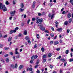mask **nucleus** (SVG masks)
I'll list each match as a JSON object with an SVG mask.
<instances>
[{"instance_id": "58836bf2", "label": "nucleus", "mask_w": 73, "mask_h": 73, "mask_svg": "<svg viewBox=\"0 0 73 73\" xmlns=\"http://www.w3.org/2000/svg\"><path fill=\"white\" fill-rule=\"evenodd\" d=\"M19 37H21V36H23V35H22V34L20 33L19 35Z\"/></svg>"}, {"instance_id": "09e8293b", "label": "nucleus", "mask_w": 73, "mask_h": 73, "mask_svg": "<svg viewBox=\"0 0 73 73\" xmlns=\"http://www.w3.org/2000/svg\"><path fill=\"white\" fill-rule=\"evenodd\" d=\"M60 50V48H58L56 49V50H57V51H59V50Z\"/></svg>"}, {"instance_id": "7c9ffc66", "label": "nucleus", "mask_w": 73, "mask_h": 73, "mask_svg": "<svg viewBox=\"0 0 73 73\" xmlns=\"http://www.w3.org/2000/svg\"><path fill=\"white\" fill-rule=\"evenodd\" d=\"M3 45L2 44H0V48H3Z\"/></svg>"}, {"instance_id": "393cba45", "label": "nucleus", "mask_w": 73, "mask_h": 73, "mask_svg": "<svg viewBox=\"0 0 73 73\" xmlns=\"http://www.w3.org/2000/svg\"><path fill=\"white\" fill-rule=\"evenodd\" d=\"M46 55L45 54H44L42 56V58H46Z\"/></svg>"}, {"instance_id": "c03bdc74", "label": "nucleus", "mask_w": 73, "mask_h": 73, "mask_svg": "<svg viewBox=\"0 0 73 73\" xmlns=\"http://www.w3.org/2000/svg\"><path fill=\"white\" fill-rule=\"evenodd\" d=\"M13 33V30H11L10 31V34H12Z\"/></svg>"}, {"instance_id": "8fccbe9b", "label": "nucleus", "mask_w": 73, "mask_h": 73, "mask_svg": "<svg viewBox=\"0 0 73 73\" xmlns=\"http://www.w3.org/2000/svg\"><path fill=\"white\" fill-rule=\"evenodd\" d=\"M32 21H35V18H33L32 19Z\"/></svg>"}, {"instance_id": "412c9836", "label": "nucleus", "mask_w": 73, "mask_h": 73, "mask_svg": "<svg viewBox=\"0 0 73 73\" xmlns=\"http://www.w3.org/2000/svg\"><path fill=\"white\" fill-rule=\"evenodd\" d=\"M5 4L6 5H8L9 4V2L8 1H7L5 2Z\"/></svg>"}, {"instance_id": "7ed1b4c3", "label": "nucleus", "mask_w": 73, "mask_h": 73, "mask_svg": "<svg viewBox=\"0 0 73 73\" xmlns=\"http://www.w3.org/2000/svg\"><path fill=\"white\" fill-rule=\"evenodd\" d=\"M37 57H38V56L36 55L35 56L33 55L31 57V59L33 60V61H34V60L35 59H36Z\"/></svg>"}, {"instance_id": "f8f14e48", "label": "nucleus", "mask_w": 73, "mask_h": 73, "mask_svg": "<svg viewBox=\"0 0 73 73\" xmlns=\"http://www.w3.org/2000/svg\"><path fill=\"white\" fill-rule=\"evenodd\" d=\"M19 10L20 12H23V11H24V9L21 8Z\"/></svg>"}, {"instance_id": "a878e982", "label": "nucleus", "mask_w": 73, "mask_h": 73, "mask_svg": "<svg viewBox=\"0 0 73 73\" xmlns=\"http://www.w3.org/2000/svg\"><path fill=\"white\" fill-rule=\"evenodd\" d=\"M41 50L42 52H44V48L42 47L41 49Z\"/></svg>"}, {"instance_id": "aec40b11", "label": "nucleus", "mask_w": 73, "mask_h": 73, "mask_svg": "<svg viewBox=\"0 0 73 73\" xmlns=\"http://www.w3.org/2000/svg\"><path fill=\"white\" fill-rule=\"evenodd\" d=\"M69 62H72L73 61V58L70 59L69 60Z\"/></svg>"}, {"instance_id": "338daca9", "label": "nucleus", "mask_w": 73, "mask_h": 73, "mask_svg": "<svg viewBox=\"0 0 73 73\" xmlns=\"http://www.w3.org/2000/svg\"><path fill=\"white\" fill-rule=\"evenodd\" d=\"M13 58L14 60H15V56H13Z\"/></svg>"}, {"instance_id": "473e14b6", "label": "nucleus", "mask_w": 73, "mask_h": 73, "mask_svg": "<svg viewBox=\"0 0 73 73\" xmlns=\"http://www.w3.org/2000/svg\"><path fill=\"white\" fill-rule=\"evenodd\" d=\"M53 41H51L50 42V45L53 44Z\"/></svg>"}, {"instance_id": "ddd939ff", "label": "nucleus", "mask_w": 73, "mask_h": 73, "mask_svg": "<svg viewBox=\"0 0 73 73\" xmlns=\"http://www.w3.org/2000/svg\"><path fill=\"white\" fill-rule=\"evenodd\" d=\"M11 40H12V37H10L8 39V41L9 42V41H11Z\"/></svg>"}, {"instance_id": "4468645a", "label": "nucleus", "mask_w": 73, "mask_h": 73, "mask_svg": "<svg viewBox=\"0 0 73 73\" xmlns=\"http://www.w3.org/2000/svg\"><path fill=\"white\" fill-rule=\"evenodd\" d=\"M21 7L22 8H23V7H24V4L23 3H21Z\"/></svg>"}, {"instance_id": "6e6d98bb", "label": "nucleus", "mask_w": 73, "mask_h": 73, "mask_svg": "<svg viewBox=\"0 0 73 73\" xmlns=\"http://www.w3.org/2000/svg\"><path fill=\"white\" fill-rule=\"evenodd\" d=\"M8 56V54H6L4 55V57H7V56Z\"/></svg>"}, {"instance_id": "1a4fd4ad", "label": "nucleus", "mask_w": 73, "mask_h": 73, "mask_svg": "<svg viewBox=\"0 0 73 73\" xmlns=\"http://www.w3.org/2000/svg\"><path fill=\"white\" fill-rule=\"evenodd\" d=\"M54 45H57V44H58V42L57 41H55L54 42Z\"/></svg>"}, {"instance_id": "a19ab883", "label": "nucleus", "mask_w": 73, "mask_h": 73, "mask_svg": "<svg viewBox=\"0 0 73 73\" xmlns=\"http://www.w3.org/2000/svg\"><path fill=\"white\" fill-rule=\"evenodd\" d=\"M30 22V19H29L27 21V23L28 24H29V23Z\"/></svg>"}, {"instance_id": "f03ea898", "label": "nucleus", "mask_w": 73, "mask_h": 73, "mask_svg": "<svg viewBox=\"0 0 73 73\" xmlns=\"http://www.w3.org/2000/svg\"><path fill=\"white\" fill-rule=\"evenodd\" d=\"M3 8H4L3 11H4V12L7 11V8L5 7V5H3V3H0V9H3Z\"/></svg>"}, {"instance_id": "2f4dec72", "label": "nucleus", "mask_w": 73, "mask_h": 73, "mask_svg": "<svg viewBox=\"0 0 73 73\" xmlns=\"http://www.w3.org/2000/svg\"><path fill=\"white\" fill-rule=\"evenodd\" d=\"M70 3H71V4H73V0H71L70 1Z\"/></svg>"}, {"instance_id": "4be33fe9", "label": "nucleus", "mask_w": 73, "mask_h": 73, "mask_svg": "<svg viewBox=\"0 0 73 73\" xmlns=\"http://www.w3.org/2000/svg\"><path fill=\"white\" fill-rule=\"evenodd\" d=\"M61 58V56H59V57H57L56 59L57 60H59V59H60V58Z\"/></svg>"}, {"instance_id": "f3484780", "label": "nucleus", "mask_w": 73, "mask_h": 73, "mask_svg": "<svg viewBox=\"0 0 73 73\" xmlns=\"http://www.w3.org/2000/svg\"><path fill=\"white\" fill-rule=\"evenodd\" d=\"M17 67H18V66H17V63H16L15 65V68L16 69V68H17Z\"/></svg>"}, {"instance_id": "13d9d810", "label": "nucleus", "mask_w": 73, "mask_h": 73, "mask_svg": "<svg viewBox=\"0 0 73 73\" xmlns=\"http://www.w3.org/2000/svg\"><path fill=\"white\" fill-rule=\"evenodd\" d=\"M59 42H60V43H62V40H59Z\"/></svg>"}, {"instance_id": "f704fd0d", "label": "nucleus", "mask_w": 73, "mask_h": 73, "mask_svg": "<svg viewBox=\"0 0 73 73\" xmlns=\"http://www.w3.org/2000/svg\"><path fill=\"white\" fill-rule=\"evenodd\" d=\"M50 35L51 37H54V34H53V33L50 34Z\"/></svg>"}, {"instance_id": "9d476101", "label": "nucleus", "mask_w": 73, "mask_h": 73, "mask_svg": "<svg viewBox=\"0 0 73 73\" xmlns=\"http://www.w3.org/2000/svg\"><path fill=\"white\" fill-rule=\"evenodd\" d=\"M24 35H27V30H25L23 33Z\"/></svg>"}, {"instance_id": "c756f323", "label": "nucleus", "mask_w": 73, "mask_h": 73, "mask_svg": "<svg viewBox=\"0 0 73 73\" xmlns=\"http://www.w3.org/2000/svg\"><path fill=\"white\" fill-rule=\"evenodd\" d=\"M46 59H43L42 62H46Z\"/></svg>"}, {"instance_id": "ea45409f", "label": "nucleus", "mask_w": 73, "mask_h": 73, "mask_svg": "<svg viewBox=\"0 0 73 73\" xmlns=\"http://www.w3.org/2000/svg\"><path fill=\"white\" fill-rule=\"evenodd\" d=\"M7 49H9V47H6L5 48V50H7Z\"/></svg>"}, {"instance_id": "69168bd1", "label": "nucleus", "mask_w": 73, "mask_h": 73, "mask_svg": "<svg viewBox=\"0 0 73 73\" xmlns=\"http://www.w3.org/2000/svg\"><path fill=\"white\" fill-rule=\"evenodd\" d=\"M14 39H15V40H16L17 38V37H15L14 38Z\"/></svg>"}, {"instance_id": "c85d7f7f", "label": "nucleus", "mask_w": 73, "mask_h": 73, "mask_svg": "<svg viewBox=\"0 0 73 73\" xmlns=\"http://www.w3.org/2000/svg\"><path fill=\"white\" fill-rule=\"evenodd\" d=\"M61 61H65V59H61Z\"/></svg>"}, {"instance_id": "cd10ccee", "label": "nucleus", "mask_w": 73, "mask_h": 73, "mask_svg": "<svg viewBox=\"0 0 73 73\" xmlns=\"http://www.w3.org/2000/svg\"><path fill=\"white\" fill-rule=\"evenodd\" d=\"M38 16H41V15H42V14L40 13H38Z\"/></svg>"}, {"instance_id": "052dcab7", "label": "nucleus", "mask_w": 73, "mask_h": 73, "mask_svg": "<svg viewBox=\"0 0 73 73\" xmlns=\"http://www.w3.org/2000/svg\"><path fill=\"white\" fill-rule=\"evenodd\" d=\"M13 33H15L16 32V30H14L13 31Z\"/></svg>"}, {"instance_id": "dca6fc26", "label": "nucleus", "mask_w": 73, "mask_h": 73, "mask_svg": "<svg viewBox=\"0 0 73 73\" xmlns=\"http://www.w3.org/2000/svg\"><path fill=\"white\" fill-rule=\"evenodd\" d=\"M69 52V51L68 50H66V51L65 53L66 54H68Z\"/></svg>"}, {"instance_id": "603ef678", "label": "nucleus", "mask_w": 73, "mask_h": 73, "mask_svg": "<svg viewBox=\"0 0 73 73\" xmlns=\"http://www.w3.org/2000/svg\"><path fill=\"white\" fill-rule=\"evenodd\" d=\"M28 42L29 44H31V41L29 40H28Z\"/></svg>"}, {"instance_id": "423d86ee", "label": "nucleus", "mask_w": 73, "mask_h": 73, "mask_svg": "<svg viewBox=\"0 0 73 73\" xmlns=\"http://www.w3.org/2000/svg\"><path fill=\"white\" fill-rule=\"evenodd\" d=\"M67 16L68 19H70L71 17V14L70 13H68L67 15Z\"/></svg>"}, {"instance_id": "0e129e2a", "label": "nucleus", "mask_w": 73, "mask_h": 73, "mask_svg": "<svg viewBox=\"0 0 73 73\" xmlns=\"http://www.w3.org/2000/svg\"><path fill=\"white\" fill-rule=\"evenodd\" d=\"M12 19V17H10L9 18V20H11Z\"/></svg>"}, {"instance_id": "bb28decb", "label": "nucleus", "mask_w": 73, "mask_h": 73, "mask_svg": "<svg viewBox=\"0 0 73 73\" xmlns=\"http://www.w3.org/2000/svg\"><path fill=\"white\" fill-rule=\"evenodd\" d=\"M15 54H20L19 53V52H17V51H16L15 52Z\"/></svg>"}, {"instance_id": "864d4df0", "label": "nucleus", "mask_w": 73, "mask_h": 73, "mask_svg": "<svg viewBox=\"0 0 73 73\" xmlns=\"http://www.w3.org/2000/svg\"><path fill=\"white\" fill-rule=\"evenodd\" d=\"M36 4V2L34 1L33 3V5H35V4Z\"/></svg>"}, {"instance_id": "6ab92c4d", "label": "nucleus", "mask_w": 73, "mask_h": 73, "mask_svg": "<svg viewBox=\"0 0 73 73\" xmlns=\"http://www.w3.org/2000/svg\"><path fill=\"white\" fill-rule=\"evenodd\" d=\"M68 22L67 21H65L64 23V24L65 25H68Z\"/></svg>"}, {"instance_id": "c9c22d12", "label": "nucleus", "mask_w": 73, "mask_h": 73, "mask_svg": "<svg viewBox=\"0 0 73 73\" xmlns=\"http://www.w3.org/2000/svg\"><path fill=\"white\" fill-rule=\"evenodd\" d=\"M67 64V62H64V66H66V64Z\"/></svg>"}, {"instance_id": "774afa93", "label": "nucleus", "mask_w": 73, "mask_h": 73, "mask_svg": "<svg viewBox=\"0 0 73 73\" xmlns=\"http://www.w3.org/2000/svg\"><path fill=\"white\" fill-rule=\"evenodd\" d=\"M22 73H25V71L24 70L23 71Z\"/></svg>"}, {"instance_id": "72a5a7b5", "label": "nucleus", "mask_w": 73, "mask_h": 73, "mask_svg": "<svg viewBox=\"0 0 73 73\" xmlns=\"http://www.w3.org/2000/svg\"><path fill=\"white\" fill-rule=\"evenodd\" d=\"M11 67H12L13 69H14L15 68V66L13 65V64H12L11 66Z\"/></svg>"}, {"instance_id": "5fc2aeb1", "label": "nucleus", "mask_w": 73, "mask_h": 73, "mask_svg": "<svg viewBox=\"0 0 73 73\" xmlns=\"http://www.w3.org/2000/svg\"><path fill=\"white\" fill-rule=\"evenodd\" d=\"M32 7L33 8H34L35 7V5H32Z\"/></svg>"}, {"instance_id": "4d7b16f0", "label": "nucleus", "mask_w": 73, "mask_h": 73, "mask_svg": "<svg viewBox=\"0 0 73 73\" xmlns=\"http://www.w3.org/2000/svg\"><path fill=\"white\" fill-rule=\"evenodd\" d=\"M44 32H45L46 33H49V32H48V30H45L44 31Z\"/></svg>"}, {"instance_id": "bf43d9fd", "label": "nucleus", "mask_w": 73, "mask_h": 73, "mask_svg": "<svg viewBox=\"0 0 73 73\" xmlns=\"http://www.w3.org/2000/svg\"><path fill=\"white\" fill-rule=\"evenodd\" d=\"M18 27H17L15 29V30L16 31V30H18Z\"/></svg>"}, {"instance_id": "4c0bfd02", "label": "nucleus", "mask_w": 73, "mask_h": 73, "mask_svg": "<svg viewBox=\"0 0 73 73\" xmlns=\"http://www.w3.org/2000/svg\"><path fill=\"white\" fill-rule=\"evenodd\" d=\"M25 39L26 40H29V38L28 37H26L25 38Z\"/></svg>"}, {"instance_id": "3c124183", "label": "nucleus", "mask_w": 73, "mask_h": 73, "mask_svg": "<svg viewBox=\"0 0 73 73\" xmlns=\"http://www.w3.org/2000/svg\"><path fill=\"white\" fill-rule=\"evenodd\" d=\"M16 57H17V58H20V55H17Z\"/></svg>"}, {"instance_id": "2eb2a0df", "label": "nucleus", "mask_w": 73, "mask_h": 73, "mask_svg": "<svg viewBox=\"0 0 73 73\" xmlns=\"http://www.w3.org/2000/svg\"><path fill=\"white\" fill-rule=\"evenodd\" d=\"M40 28L42 31H44L45 29V28L44 27H40Z\"/></svg>"}, {"instance_id": "e433bc0d", "label": "nucleus", "mask_w": 73, "mask_h": 73, "mask_svg": "<svg viewBox=\"0 0 73 73\" xmlns=\"http://www.w3.org/2000/svg\"><path fill=\"white\" fill-rule=\"evenodd\" d=\"M69 32H70V30L69 29H68L67 30V32L68 33H69Z\"/></svg>"}, {"instance_id": "0eeeda50", "label": "nucleus", "mask_w": 73, "mask_h": 73, "mask_svg": "<svg viewBox=\"0 0 73 73\" xmlns=\"http://www.w3.org/2000/svg\"><path fill=\"white\" fill-rule=\"evenodd\" d=\"M62 30V28H59L57 29V31H58V32H61Z\"/></svg>"}, {"instance_id": "9b49d317", "label": "nucleus", "mask_w": 73, "mask_h": 73, "mask_svg": "<svg viewBox=\"0 0 73 73\" xmlns=\"http://www.w3.org/2000/svg\"><path fill=\"white\" fill-rule=\"evenodd\" d=\"M24 67V66H23V65H21L20 66H19V70H21V69L22 68H23Z\"/></svg>"}, {"instance_id": "680f3d73", "label": "nucleus", "mask_w": 73, "mask_h": 73, "mask_svg": "<svg viewBox=\"0 0 73 73\" xmlns=\"http://www.w3.org/2000/svg\"><path fill=\"white\" fill-rule=\"evenodd\" d=\"M34 48H37V44H35L34 46Z\"/></svg>"}, {"instance_id": "20e7f679", "label": "nucleus", "mask_w": 73, "mask_h": 73, "mask_svg": "<svg viewBox=\"0 0 73 73\" xmlns=\"http://www.w3.org/2000/svg\"><path fill=\"white\" fill-rule=\"evenodd\" d=\"M15 13H16V11H11L10 12V15L11 16H15Z\"/></svg>"}, {"instance_id": "a18cd8bd", "label": "nucleus", "mask_w": 73, "mask_h": 73, "mask_svg": "<svg viewBox=\"0 0 73 73\" xmlns=\"http://www.w3.org/2000/svg\"><path fill=\"white\" fill-rule=\"evenodd\" d=\"M50 67L51 68V69H52V68H53V66L52 65H50Z\"/></svg>"}, {"instance_id": "de8ad7c7", "label": "nucleus", "mask_w": 73, "mask_h": 73, "mask_svg": "<svg viewBox=\"0 0 73 73\" xmlns=\"http://www.w3.org/2000/svg\"><path fill=\"white\" fill-rule=\"evenodd\" d=\"M32 70H33L32 68H29V70L30 71H32Z\"/></svg>"}, {"instance_id": "37998d69", "label": "nucleus", "mask_w": 73, "mask_h": 73, "mask_svg": "<svg viewBox=\"0 0 73 73\" xmlns=\"http://www.w3.org/2000/svg\"><path fill=\"white\" fill-rule=\"evenodd\" d=\"M38 65H37L35 66V68H37V67H38Z\"/></svg>"}, {"instance_id": "b1692460", "label": "nucleus", "mask_w": 73, "mask_h": 73, "mask_svg": "<svg viewBox=\"0 0 73 73\" xmlns=\"http://www.w3.org/2000/svg\"><path fill=\"white\" fill-rule=\"evenodd\" d=\"M52 56V54L50 53H49L48 54V56L49 57H51Z\"/></svg>"}, {"instance_id": "a211bd4d", "label": "nucleus", "mask_w": 73, "mask_h": 73, "mask_svg": "<svg viewBox=\"0 0 73 73\" xmlns=\"http://www.w3.org/2000/svg\"><path fill=\"white\" fill-rule=\"evenodd\" d=\"M6 62H9V59L8 58H7L6 59Z\"/></svg>"}, {"instance_id": "6e6552de", "label": "nucleus", "mask_w": 73, "mask_h": 73, "mask_svg": "<svg viewBox=\"0 0 73 73\" xmlns=\"http://www.w3.org/2000/svg\"><path fill=\"white\" fill-rule=\"evenodd\" d=\"M72 19L70 18L68 20V24H71V22L72 21Z\"/></svg>"}, {"instance_id": "79ce46f5", "label": "nucleus", "mask_w": 73, "mask_h": 73, "mask_svg": "<svg viewBox=\"0 0 73 73\" xmlns=\"http://www.w3.org/2000/svg\"><path fill=\"white\" fill-rule=\"evenodd\" d=\"M33 60H32L30 61V63H31V64H33Z\"/></svg>"}, {"instance_id": "e2e57ef3", "label": "nucleus", "mask_w": 73, "mask_h": 73, "mask_svg": "<svg viewBox=\"0 0 73 73\" xmlns=\"http://www.w3.org/2000/svg\"><path fill=\"white\" fill-rule=\"evenodd\" d=\"M40 71L38 70H37V73H40Z\"/></svg>"}, {"instance_id": "5701e85b", "label": "nucleus", "mask_w": 73, "mask_h": 73, "mask_svg": "<svg viewBox=\"0 0 73 73\" xmlns=\"http://www.w3.org/2000/svg\"><path fill=\"white\" fill-rule=\"evenodd\" d=\"M16 0H14L13 1V4L14 5H15V4H16Z\"/></svg>"}, {"instance_id": "f257e3e1", "label": "nucleus", "mask_w": 73, "mask_h": 73, "mask_svg": "<svg viewBox=\"0 0 73 73\" xmlns=\"http://www.w3.org/2000/svg\"><path fill=\"white\" fill-rule=\"evenodd\" d=\"M36 21L37 24H38V23L40 22V23L38 24V26L41 27V23H42V21H43V19H40L39 18H36Z\"/></svg>"}, {"instance_id": "49530a36", "label": "nucleus", "mask_w": 73, "mask_h": 73, "mask_svg": "<svg viewBox=\"0 0 73 73\" xmlns=\"http://www.w3.org/2000/svg\"><path fill=\"white\" fill-rule=\"evenodd\" d=\"M65 13H66L65 11H63L62 13V14H63V15H64V14H65Z\"/></svg>"}, {"instance_id": "39448f33", "label": "nucleus", "mask_w": 73, "mask_h": 73, "mask_svg": "<svg viewBox=\"0 0 73 73\" xmlns=\"http://www.w3.org/2000/svg\"><path fill=\"white\" fill-rule=\"evenodd\" d=\"M54 15V14H53L52 15H51L50 14H49V15H48V16L49 17H51V19H53V17Z\"/></svg>"}]
</instances>
